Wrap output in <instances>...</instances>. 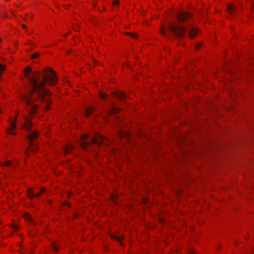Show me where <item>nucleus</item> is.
I'll use <instances>...</instances> for the list:
<instances>
[{
	"label": "nucleus",
	"mask_w": 254,
	"mask_h": 254,
	"mask_svg": "<svg viewBox=\"0 0 254 254\" xmlns=\"http://www.w3.org/2000/svg\"><path fill=\"white\" fill-rule=\"evenodd\" d=\"M112 94L118 98L119 100H122L127 97V95L124 92L120 91L113 92Z\"/></svg>",
	"instance_id": "obj_15"
},
{
	"label": "nucleus",
	"mask_w": 254,
	"mask_h": 254,
	"mask_svg": "<svg viewBox=\"0 0 254 254\" xmlns=\"http://www.w3.org/2000/svg\"><path fill=\"white\" fill-rule=\"evenodd\" d=\"M18 117V114H16L15 117L13 118L10 117L8 120V122L10 125V127L6 128L5 132L7 135H16L17 133L15 131L17 126V119Z\"/></svg>",
	"instance_id": "obj_4"
},
{
	"label": "nucleus",
	"mask_w": 254,
	"mask_h": 254,
	"mask_svg": "<svg viewBox=\"0 0 254 254\" xmlns=\"http://www.w3.org/2000/svg\"><path fill=\"white\" fill-rule=\"evenodd\" d=\"M138 134H139V135L140 136H141L144 135L143 133V132H142V131H141V130H139V131H138Z\"/></svg>",
	"instance_id": "obj_53"
},
{
	"label": "nucleus",
	"mask_w": 254,
	"mask_h": 254,
	"mask_svg": "<svg viewBox=\"0 0 254 254\" xmlns=\"http://www.w3.org/2000/svg\"><path fill=\"white\" fill-rule=\"evenodd\" d=\"M193 14L188 11L182 10L178 13L177 18L179 22H185L191 19Z\"/></svg>",
	"instance_id": "obj_5"
},
{
	"label": "nucleus",
	"mask_w": 254,
	"mask_h": 254,
	"mask_svg": "<svg viewBox=\"0 0 254 254\" xmlns=\"http://www.w3.org/2000/svg\"><path fill=\"white\" fill-rule=\"evenodd\" d=\"M95 111V108L93 106H88L85 109V116L86 117H90L91 116L94 111Z\"/></svg>",
	"instance_id": "obj_14"
},
{
	"label": "nucleus",
	"mask_w": 254,
	"mask_h": 254,
	"mask_svg": "<svg viewBox=\"0 0 254 254\" xmlns=\"http://www.w3.org/2000/svg\"><path fill=\"white\" fill-rule=\"evenodd\" d=\"M51 252L54 254L59 253L60 248L59 244L57 242H54L50 246Z\"/></svg>",
	"instance_id": "obj_9"
},
{
	"label": "nucleus",
	"mask_w": 254,
	"mask_h": 254,
	"mask_svg": "<svg viewBox=\"0 0 254 254\" xmlns=\"http://www.w3.org/2000/svg\"><path fill=\"white\" fill-rule=\"evenodd\" d=\"M166 33V28L165 26L162 25L160 29V33L163 36H165Z\"/></svg>",
	"instance_id": "obj_31"
},
{
	"label": "nucleus",
	"mask_w": 254,
	"mask_h": 254,
	"mask_svg": "<svg viewBox=\"0 0 254 254\" xmlns=\"http://www.w3.org/2000/svg\"><path fill=\"white\" fill-rule=\"evenodd\" d=\"M125 34L131 37L133 39H137L138 38L137 34L134 32H125Z\"/></svg>",
	"instance_id": "obj_23"
},
{
	"label": "nucleus",
	"mask_w": 254,
	"mask_h": 254,
	"mask_svg": "<svg viewBox=\"0 0 254 254\" xmlns=\"http://www.w3.org/2000/svg\"><path fill=\"white\" fill-rule=\"evenodd\" d=\"M35 191L33 188H29L27 190L26 196L28 199L32 200L36 197Z\"/></svg>",
	"instance_id": "obj_11"
},
{
	"label": "nucleus",
	"mask_w": 254,
	"mask_h": 254,
	"mask_svg": "<svg viewBox=\"0 0 254 254\" xmlns=\"http://www.w3.org/2000/svg\"><path fill=\"white\" fill-rule=\"evenodd\" d=\"M80 25L77 23H73L72 25V29L75 31H79L80 29Z\"/></svg>",
	"instance_id": "obj_27"
},
{
	"label": "nucleus",
	"mask_w": 254,
	"mask_h": 254,
	"mask_svg": "<svg viewBox=\"0 0 254 254\" xmlns=\"http://www.w3.org/2000/svg\"><path fill=\"white\" fill-rule=\"evenodd\" d=\"M30 250H33L34 251H35V247H31L30 248Z\"/></svg>",
	"instance_id": "obj_64"
},
{
	"label": "nucleus",
	"mask_w": 254,
	"mask_h": 254,
	"mask_svg": "<svg viewBox=\"0 0 254 254\" xmlns=\"http://www.w3.org/2000/svg\"><path fill=\"white\" fill-rule=\"evenodd\" d=\"M22 5V2H15L14 3V5L15 7H16L17 8H18V7H20Z\"/></svg>",
	"instance_id": "obj_48"
},
{
	"label": "nucleus",
	"mask_w": 254,
	"mask_h": 254,
	"mask_svg": "<svg viewBox=\"0 0 254 254\" xmlns=\"http://www.w3.org/2000/svg\"><path fill=\"white\" fill-rule=\"evenodd\" d=\"M89 145V142L87 141H83L82 142L80 146L83 149H86Z\"/></svg>",
	"instance_id": "obj_30"
},
{
	"label": "nucleus",
	"mask_w": 254,
	"mask_h": 254,
	"mask_svg": "<svg viewBox=\"0 0 254 254\" xmlns=\"http://www.w3.org/2000/svg\"><path fill=\"white\" fill-rule=\"evenodd\" d=\"M110 236L111 238L112 239H116L118 237V236L116 234H113V233H110Z\"/></svg>",
	"instance_id": "obj_46"
},
{
	"label": "nucleus",
	"mask_w": 254,
	"mask_h": 254,
	"mask_svg": "<svg viewBox=\"0 0 254 254\" xmlns=\"http://www.w3.org/2000/svg\"><path fill=\"white\" fill-rule=\"evenodd\" d=\"M122 111V109L118 107H113L111 109H110L108 111V115L109 116H112L115 115H117L119 114Z\"/></svg>",
	"instance_id": "obj_13"
},
{
	"label": "nucleus",
	"mask_w": 254,
	"mask_h": 254,
	"mask_svg": "<svg viewBox=\"0 0 254 254\" xmlns=\"http://www.w3.org/2000/svg\"><path fill=\"white\" fill-rule=\"evenodd\" d=\"M10 12H11V14H14V11H13V9H11V10H10Z\"/></svg>",
	"instance_id": "obj_62"
},
{
	"label": "nucleus",
	"mask_w": 254,
	"mask_h": 254,
	"mask_svg": "<svg viewBox=\"0 0 254 254\" xmlns=\"http://www.w3.org/2000/svg\"><path fill=\"white\" fill-rule=\"evenodd\" d=\"M181 195V192H180L179 190H178V191H177V195L178 196H179V195Z\"/></svg>",
	"instance_id": "obj_59"
},
{
	"label": "nucleus",
	"mask_w": 254,
	"mask_h": 254,
	"mask_svg": "<svg viewBox=\"0 0 254 254\" xmlns=\"http://www.w3.org/2000/svg\"><path fill=\"white\" fill-rule=\"evenodd\" d=\"M229 93L230 94V96L232 97H233V94H236L237 92L235 90V89H232V91H229Z\"/></svg>",
	"instance_id": "obj_44"
},
{
	"label": "nucleus",
	"mask_w": 254,
	"mask_h": 254,
	"mask_svg": "<svg viewBox=\"0 0 254 254\" xmlns=\"http://www.w3.org/2000/svg\"><path fill=\"white\" fill-rule=\"evenodd\" d=\"M120 3L119 0H114L112 1V4L114 6H118L120 5Z\"/></svg>",
	"instance_id": "obj_39"
},
{
	"label": "nucleus",
	"mask_w": 254,
	"mask_h": 254,
	"mask_svg": "<svg viewBox=\"0 0 254 254\" xmlns=\"http://www.w3.org/2000/svg\"><path fill=\"white\" fill-rule=\"evenodd\" d=\"M44 75L42 80L39 81L41 73L36 71L28 79V84L25 87V93L20 96L21 101L27 106L32 105L36 101L33 97L36 94L39 100L44 102L47 97H50L52 92L45 86H55L57 85L59 78L54 70L51 67H47L43 70Z\"/></svg>",
	"instance_id": "obj_1"
},
{
	"label": "nucleus",
	"mask_w": 254,
	"mask_h": 254,
	"mask_svg": "<svg viewBox=\"0 0 254 254\" xmlns=\"http://www.w3.org/2000/svg\"><path fill=\"white\" fill-rule=\"evenodd\" d=\"M118 135L121 139L126 138L128 142L131 138V133L129 131L121 129L118 132Z\"/></svg>",
	"instance_id": "obj_7"
},
{
	"label": "nucleus",
	"mask_w": 254,
	"mask_h": 254,
	"mask_svg": "<svg viewBox=\"0 0 254 254\" xmlns=\"http://www.w3.org/2000/svg\"><path fill=\"white\" fill-rule=\"evenodd\" d=\"M70 52H71V51H70V50H69V51H68L66 52V55H68L69 53H70Z\"/></svg>",
	"instance_id": "obj_63"
},
{
	"label": "nucleus",
	"mask_w": 254,
	"mask_h": 254,
	"mask_svg": "<svg viewBox=\"0 0 254 254\" xmlns=\"http://www.w3.org/2000/svg\"><path fill=\"white\" fill-rule=\"evenodd\" d=\"M46 191V189L44 187H41L40 188V191L39 192L35 194L36 197H40L42 194L44 193Z\"/></svg>",
	"instance_id": "obj_24"
},
{
	"label": "nucleus",
	"mask_w": 254,
	"mask_h": 254,
	"mask_svg": "<svg viewBox=\"0 0 254 254\" xmlns=\"http://www.w3.org/2000/svg\"><path fill=\"white\" fill-rule=\"evenodd\" d=\"M99 94L100 98L103 100H106L108 98V96L106 94L102 93L101 91H99Z\"/></svg>",
	"instance_id": "obj_28"
},
{
	"label": "nucleus",
	"mask_w": 254,
	"mask_h": 254,
	"mask_svg": "<svg viewBox=\"0 0 254 254\" xmlns=\"http://www.w3.org/2000/svg\"><path fill=\"white\" fill-rule=\"evenodd\" d=\"M6 69V65L1 64H0V75H2L3 71Z\"/></svg>",
	"instance_id": "obj_32"
},
{
	"label": "nucleus",
	"mask_w": 254,
	"mask_h": 254,
	"mask_svg": "<svg viewBox=\"0 0 254 254\" xmlns=\"http://www.w3.org/2000/svg\"><path fill=\"white\" fill-rule=\"evenodd\" d=\"M93 5H94V6L95 9L97 10V7L99 6H98V2L94 1Z\"/></svg>",
	"instance_id": "obj_50"
},
{
	"label": "nucleus",
	"mask_w": 254,
	"mask_h": 254,
	"mask_svg": "<svg viewBox=\"0 0 254 254\" xmlns=\"http://www.w3.org/2000/svg\"><path fill=\"white\" fill-rule=\"evenodd\" d=\"M38 134L39 132L38 131L34 130L28 135L27 138L29 141V145L27 148V150L30 151L32 152L37 151L38 145L34 141L38 138Z\"/></svg>",
	"instance_id": "obj_2"
},
{
	"label": "nucleus",
	"mask_w": 254,
	"mask_h": 254,
	"mask_svg": "<svg viewBox=\"0 0 254 254\" xmlns=\"http://www.w3.org/2000/svg\"><path fill=\"white\" fill-rule=\"evenodd\" d=\"M124 239V236H120L119 237H118L116 239L117 241L120 243V245H123V240Z\"/></svg>",
	"instance_id": "obj_34"
},
{
	"label": "nucleus",
	"mask_w": 254,
	"mask_h": 254,
	"mask_svg": "<svg viewBox=\"0 0 254 254\" xmlns=\"http://www.w3.org/2000/svg\"><path fill=\"white\" fill-rule=\"evenodd\" d=\"M26 27H27V26H26V24H22L21 25V28H22V29H25L26 28Z\"/></svg>",
	"instance_id": "obj_52"
},
{
	"label": "nucleus",
	"mask_w": 254,
	"mask_h": 254,
	"mask_svg": "<svg viewBox=\"0 0 254 254\" xmlns=\"http://www.w3.org/2000/svg\"><path fill=\"white\" fill-rule=\"evenodd\" d=\"M119 197L118 194L116 193H112L110 195V199L112 201L115 205H117L119 204L117 199Z\"/></svg>",
	"instance_id": "obj_18"
},
{
	"label": "nucleus",
	"mask_w": 254,
	"mask_h": 254,
	"mask_svg": "<svg viewBox=\"0 0 254 254\" xmlns=\"http://www.w3.org/2000/svg\"><path fill=\"white\" fill-rule=\"evenodd\" d=\"M23 217L28 222L32 223L33 222V218L31 216V214L28 212H25L23 214Z\"/></svg>",
	"instance_id": "obj_17"
},
{
	"label": "nucleus",
	"mask_w": 254,
	"mask_h": 254,
	"mask_svg": "<svg viewBox=\"0 0 254 254\" xmlns=\"http://www.w3.org/2000/svg\"><path fill=\"white\" fill-rule=\"evenodd\" d=\"M1 166L9 167L11 165V163L10 161H6L4 163H1Z\"/></svg>",
	"instance_id": "obj_38"
},
{
	"label": "nucleus",
	"mask_w": 254,
	"mask_h": 254,
	"mask_svg": "<svg viewBox=\"0 0 254 254\" xmlns=\"http://www.w3.org/2000/svg\"><path fill=\"white\" fill-rule=\"evenodd\" d=\"M89 137V135L88 133H85L81 135L80 140L82 141H85L86 139H88Z\"/></svg>",
	"instance_id": "obj_29"
},
{
	"label": "nucleus",
	"mask_w": 254,
	"mask_h": 254,
	"mask_svg": "<svg viewBox=\"0 0 254 254\" xmlns=\"http://www.w3.org/2000/svg\"><path fill=\"white\" fill-rule=\"evenodd\" d=\"M74 149L72 145H67L65 147L64 155L70 154Z\"/></svg>",
	"instance_id": "obj_21"
},
{
	"label": "nucleus",
	"mask_w": 254,
	"mask_h": 254,
	"mask_svg": "<svg viewBox=\"0 0 254 254\" xmlns=\"http://www.w3.org/2000/svg\"><path fill=\"white\" fill-rule=\"evenodd\" d=\"M38 105H33L32 106L31 110L28 113V117L32 119V117L38 114Z\"/></svg>",
	"instance_id": "obj_12"
},
{
	"label": "nucleus",
	"mask_w": 254,
	"mask_h": 254,
	"mask_svg": "<svg viewBox=\"0 0 254 254\" xmlns=\"http://www.w3.org/2000/svg\"><path fill=\"white\" fill-rule=\"evenodd\" d=\"M31 70H32V68H31V66H30L29 65L26 66L25 67V68L24 69V75L26 77L28 78V79L30 77H29V76L30 75V73L31 72ZM27 83H28V81L27 82ZM28 84H27V85Z\"/></svg>",
	"instance_id": "obj_20"
},
{
	"label": "nucleus",
	"mask_w": 254,
	"mask_h": 254,
	"mask_svg": "<svg viewBox=\"0 0 254 254\" xmlns=\"http://www.w3.org/2000/svg\"><path fill=\"white\" fill-rule=\"evenodd\" d=\"M53 104V100L48 98L46 99V105L45 107V111L46 112L51 109V106Z\"/></svg>",
	"instance_id": "obj_19"
},
{
	"label": "nucleus",
	"mask_w": 254,
	"mask_h": 254,
	"mask_svg": "<svg viewBox=\"0 0 254 254\" xmlns=\"http://www.w3.org/2000/svg\"><path fill=\"white\" fill-rule=\"evenodd\" d=\"M63 6L64 7L65 9H67L70 6V5H65V4H64Z\"/></svg>",
	"instance_id": "obj_55"
},
{
	"label": "nucleus",
	"mask_w": 254,
	"mask_h": 254,
	"mask_svg": "<svg viewBox=\"0 0 254 254\" xmlns=\"http://www.w3.org/2000/svg\"><path fill=\"white\" fill-rule=\"evenodd\" d=\"M26 46H29L30 47L29 51L33 50L35 49V45L31 40H28L24 43Z\"/></svg>",
	"instance_id": "obj_22"
},
{
	"label": "nucleus",
	"mask_w": 254,
	"mask_h": 254,
	"mask_svg": "<svg viewBox=\"0 0 254 254\" xmlns=\"http://www.w3.org/2000/svg\"><path fill=\"white\" fill-rule=\"evenodd\" d=\"M188 254H195V251L194 249H190L188 251Z\"/></svg>",
	"instance_id": "obj_47"
},
{
	"label": "nucleus",
	"mask_w": 254,
	"mask_h": 254,
	"mask_svg": "<svg viewBox=\"0 0 254 254\" xmlns=\"http://www.w3.org/2000/svg\"><path fill=\"white\" fill-rule=\"evenodd\" d=\"M106 10V8L105 5H102L101 7L100 6H99L97 9V10H98L101 13L105 11Z\"/></svg>",
	"instance_id": "obj_36"
},
{
	"label": "nucleus",
	"mask_w": 254,
	"mask_h": 254,
	"mask_svg": "<svg viewBox=\"0 0 254 254\" xmlns=\"http://www.w3.org/2000/svg\"><path fill=\"white\" fill-rule=\"evenodd\" d=\"M203 43L202 42H199L197 44H196L194 46V50L195 51H198L199 50L202 46Z\"/></svg>",
	"instance_id": "obj_35"
},
{
	"label": "nucleus",
	"mask_w": 254,
	"mask_h": 254,
	"mask_svg": "<svg viewBox=\"0 0 254 254\" xmlns=\"http://www.w3.org/2000/svg\"><path fill=\"white\" fill-rule=\"evenodd\" d=\"M142 203L147 204L149 202V199L146 197H143L142 198Z\"/></svg>",
	"instance_id": "obj_41"
},
{
	"label": "nucleus",
	"mask_w": 254,
	"mask_h": 254,
	"mask_svg": "<svg viewBox=\"0 0 254 254\" xmlns=\"http://www.w3.org/2000/svg\"><path fill=\"white\" fill-rule=\"evenodd\" d=\"M33 123L32 119L29 117H27L26 122L23 125V127L28 131H30L32 127Z\"/></svg>",
	"instance_id": "obj_10"
},
{
	"label": "nucleus",
	"mask_w": 254,
	"mask_h": 254,
	"mask_svg": "<svg viewBox=\"0 0 254 254\" xmlns=\"http://www.w3.org/2000/svg\"><path fill=\"white\" fill-rule=\"evenodd\" d=\"M235 8L234 5L232 3H228L226 7V11L230 15H232L234 13Z\"/></svg>",
	"instance_id": "obj_16"
},
{
	"label": "nucleus",
	"mask_w": 254,
	"mask_h": 254,
	"mask_svg": "<svg viewBox=\"0 0 254 254\" xmlns=\"http://www.w3.org/2000/svg\"><path fill=\"white\" fill-rule=\"evenodd\" d=\"M139 76H140V75L139 74H136L135 76H134V79H136V80H139Z\"/></svg>",
	"instance_id": "obj_51"
},
{
	"label": "nucleus",
	"mask_w": 254,
	"mask_h": 254,
	"mask_svg": "<svg viewBox=\"0 0 254 254\" xmlns=\"http://www.w3.org/2000/svg\"><path fill=\"white\" fill-rule=\"evenodd\" d=\"M40 55L39 53H38V52L35 53L32 55H31V56L30 57V59L31 60H34V59H37L39 57Z\"/></svg>",
	"instance_id": "obj_37"
},
{
	"label": "nucleus",
	"mask_w": 254,
	"mask_h": 254,
	"mask_svg": "<svg viewBox=\"0 0 254 254\" xmlns=\"http://www.w3.org/2000/svg\"><path fill=\"white\" fill-rule=\"evenodd\" d=\"M78 216H79V214L78 213H75L73 214V219H77Z\"/></svg>",
	"instance_id": "obj_49"
},
{
	"label": "nucleus",
	"mask_w": 254,
	"mask_h": 254,
	"mask_svg": "<svg viewBox=\"0 0 254 254\" xmlns=\"http://www.w3.org/2000/svg\"><path fill=\"white\" fill-rule=\"evenodd\" d=\"M221 246L219 244L217 246V250H220L221 249Z\"/></svg>",
	"instance_id": "obj_57"
},
{
	"label": "nucleus",
	"mask_w": 254,
	"mask_h": 254,
	"mask_svg": "<svg viewBox=\"0 0 254 254\" xmlns=\"http://www.w3.org/2000/svg\"><path fill=\"white\" fill-rule=\"evenodd\" d=\"M23 239H22V241H21V243H19V244H18V246H19L20 248H23V247H22V242H23Z\"/></svg>",
	"instance_id": "obj_54"
},
{
	"label": "nucleus",
	"mask_w": 254,
	"mask_h": 254,
	"mask_svg": "<svg viewBox=\"0 0 254 254\" xmlns=\"http://www.w3.org/2000/svg\"><path fill=\"white\" fill-rule=\"evenodd\" d=\"M10 226L15 231H18L19 230L18 225L17 224L14 223V222H13L11 224H10Z\"/></svg>",
	"instance_id": "obj_25"
},
{
	"label": "nucleus",
	"mask_w": 254,
	"mask_h": 254,
	"mask_svg": "<svg viewBox=\"0 0 254 254\" xmlns=\"http://www.w3.org/2000/svg\"><path fill=\"white\" fill-rule=\"evenodd\" d=\"M143 24L146 25H148V23L145 22V21H143Z\"/></svg>",
	"instance_id": "obj_61"
},
{
	"label": "nucleus",
	"mask_w": 254,
	"mask_h": 254,
	"mask_svg": "<svg viewBox=\"0 0 254 254\" xmlns=\"http://www.w3.org/2000/svg\"><path fill=\"white\" fill-rule=\"evenodd\" d=\"M34 254L33 250H30V251L28 253V254Z\"/></svg>",
	"instance_id": "obj_58"
},
{
	"label": "nucleus",
	"mask_w": 254,
	"mask_h": 254,
	"mask_svg": "<svg viewBox=\"0 0 254 254\" xmlns=\"http://www.w3.org/2000/svg\"><path fill=\"white\" fill-rule=\"evenodd\" d=\"M130 65L129 63L128 62H125L123 64L122 68L123 69H127V68H130Z\"/></svg>",
	"instance_id": "obj_33"
},
{
	"label": "nucleus",
	"mask_w": 254,
	"mask_h": 254,
	"mask_svg": "<svg viewBox=\"0 0 254 254\" xmlns=\"http://www.w3.org/2000/svg\"><path fill=\"white\" fill-rule=\"evenodd\" d=\"M159 222L162 225H164L166 223L165 219L164 217H161L159 218Z\"/></svg>",
	"instance_id": "obj_40"
},
{
	"label": "nucleus",
	"mask_w": 254,
	"mask_h": 254,
	"mask_svg": "<svg viewBox=\"0 0 254 254\" xmlns=\"http://www.w3.org/2000/svg\"><path fill=\"white\" fill-rule=\"evenodd\" d=\"M70 33V32H69L68 33L64 34L63 36L64 37V38H66L69 34Z\"/></svg>",
	"instance_id": "obj_56"
},
{
	"label": "nucleus",
	"mask_w": 254,
	"mask_h": 254,
	"mask_svg": "<svg viewBox=\"0 0 254 254\" xmlns=\"http://www.w3.org/2000/svg\"><path fill=\"white\" fill-rule=\"evenodd\" d=\"M33 15L32 13L26 14L25 18L29 19L32 20Z\"/></svg>",
	"instance_id": "obj_42"
},
{
	"label": "nucleus",
	"mask_w": 254,
	"mask_h": 254,
	"mask_svg": "<svg viewBox=\"0 0 254 254\" xmlns=\"http://www.w3.org/2000/svg\"><path fill=\"white\" fill-rule=\"evenodd\" d=\"M108 139L105 136L99 134H96L93 136L91 142L96 144H97L99 146H101L106 144L105 141H107Z\"/></svg>",
	"instance_id": "obj_6"
},
{
	"label": "nucleus",
	"mask_w": 254,
	"mask_h": 254,
	"mask_svg": "<svg viewBox=\"0 0 254 254\" xmlns=\"http://www.w3.org/2000/svg\"><path fill=\"white\" fill-rule=\"evenodd\" d=\"M164 51H167H167H168L169 52H170V49L169 48H164Z\"/></svg>",
	"instance_id": "obj_60"
},
{
	"label": "nucleus",
	"mask_w": 254,
	"mask_h": 254,
	"mask_svg": "<svg viewBox=\"0 0 254 254\" xmlns=\"http://www.w3.org/2000/svg\"><path fill=\"white\" fill-rule=\"evenodd\" d=\"M61 206L62 207H64L65 206H67L68 208H71L72 204L70 203H69L68 201H64L61 202Z\"/></svg>",
	"instance_id": "obj_26"
},
{
	"label": "nucleus",
	"mask_w": 254,
	"mask_h": 254,
	"mask_svg": "<svg viewBox=\"0 0 254 254\" xmlns=\"http://www.w3.org/2000/svg\"><path fill=\"white\" fill-rule=\"evenodd\" d=\"M169 29L171 32L178 38H183L186 32L187 29L178 24H170Z\"/></svg>",
	"instance_id": "obj_3"
},
{
	"label": "nucleus",
	"mask_w": 254,
	"mask_h": 254,
	"mask_svg": "<svg viewBox=\"0 0 254 254\" xmlns=\"http://www.w3.org/2000/svg\"><path fill=\"white\" fill-rule=\"evenodd\" d=\"M199 29L196 27H192L188 32V35L190 38H194L198 34Z\"/></svg>",
	"instance_id": "obj_8"
},
{
	"label": "nucleus",
	"mask_w": 254,
	"mask_h": 254,
	"mask_svg": "<svg viewBox=\"0 0 254 254\" xmlns=\"http://www.w3.org/2000/svg\"><path fill=\"white\" fill-rule=\"evenodd\" d=\"M73 192L72 191H68L67 192V198L69 199L71 198V197L73 195Z\"/></svg>",
	"instance_id": "obj_45"
},
{
	"label": "nucleus",
	"mask_w": 254,
	"mask_h": 254,
	"mask_svg": "<svg viewBox=\"0 0 254 254\" xmlns=\"http://www.w3.org/2000/svg\"><path fill=\"white\" fill-rule=\"evenodd\" d=\"M27 252L25 248H21L19 250V252L20 254H24Z\"/></svg>",
	"instance_id": "obj_43"
}]
</instances>
